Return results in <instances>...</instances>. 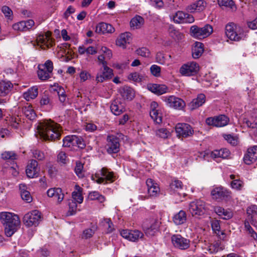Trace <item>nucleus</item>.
Here are the masks:
<instances>
[{
	"instance_id": "de8ad7c7",
	"label": "nucleus",
	"mask_w": 257,
	"mask_h": 257,
	"mask_svg": "<svg viewBox=\"0 0 257 257\" xmlns=\"http://www.w3.org/2000/svg\"><path fill=\"white\" fill-rule=\"evenodd\" d=\"M83 164L79 161L76 163L75 172L79 178H83L85 176V171L84 170Z\"/></svg>"
},
{
	"instance_id": "c9c22d12",
	"label": "nucleus",
	"mask_w": 257,
	"mask_h": 257,
	"mask_svg": "<svg viewBox=\"0 0 257 257\" xmlns=\"http://www.w3.org/2000/svg\"><path fill=\"white\" fill-rule=\"evenodd\" d=\"M144 23V19L140 16H136L131 20L130 25L132 29L135 30L140 29Z\"/></svg>"
},
{
	"instance_id": "4468645a",
	"label": "nucleus",
	"mask_w": 257,
	"mask_h": 257,
	"mask_svg": "<svg viewBox=\"0 0 257 257\" xmlns=\"http://www.w3.org/2000/svg\"><path fill=\"white\" fill-rule=\"evenodd\" d=\"M229 121L228 118L225 115H220L214 117H209L206 119V123L209 125L222 127L226 125Z\"/></svg>"
},
{
	"instance_id": "aec40b11",
	"label": "nucleus",
	"mask_w": 257,
	"mask_h": 257,
	"mask_svg": "<svg viewBox=\"0 0 257 257\" xmlns=\"http://www.w3.org/2000/svg\"><path fill=\"white\" fill-rule=\"evenodd\" d=\"M206 7V3L203 0H198L188 6L186 10L191 13L203 11Z\"/></svg>"
},
{
	"instance_id": "6e6d98bb",
	"label": "nucleus",
	"mask_w": 257,
	"mask_h": 257,
	"mask_svg": "<svg viewBox=\"0 0 257 257\" xmlns=\"http://www.w3.org/2000/svg\"><path fill=\"white\" fill-rule=\"evenodd\" d=\"M150 114L151 117L156 123L159 124L162 122V115L158 112V110H151Z\"/></svg>"
},
{
	"instance_id": "ddd939ff",
	"label": "nucleus",
	"mask_w": 257,
	"mask_h": 257,
	"mask_svg": "<svg viewBox=\"0 0 257 257\" xmlns=\"http://www.w3.org/2000/svg\"><path fill=\"white\" fill-rule=\"evenodd\" d=\"M171 240L174 246L180 249H186L190 246V240L183 237L180 234L172 235Z\"/></svg>"
},
{
	"instance_id": "cd10ccee",
	"label": "nucleus",
	"mask_w": 257,
	"mask_h": 257,
	"mask_svg": "<svg viewBox=\"0 0 257 257\" xmlns=\"http://www.w3.org/2000/svg\"><path fill=\"white\" fill-rule=\"evenodd\" d=\"M230 155L229 150L226 148H222L220 150H215L211 153V157L213 158H221L227 159Z\"/></svg>"
},
{
	"instance_id": "6e6552de",
	"label": "nucleus",
	"mask_w": 257,
	"mask_h": 257,
	"mask_svg": "<svg viewBox=\"0 0 257 257\" xmlns=\"http://www.w3.org/2000/svg\"><path fill=\"white\" fill-rule=\"evenodd\" d=\"M206 209L205 203L201 200H196L190 202L189 211L193 216L202 215Z\"/></svg>"
},
{
	"instance_id": "a211bd4d",
	"label": "nucleus",
	"mask_w": 257,
	"mask_h": 257,
	"mask_svg": "<svg viewBox=\"0 0 257 257\" xmlns=\"http://www.w3.org/2000/svg\"><path fill=\"white\" fill-rule=\"evenodd\" d=\"M257 159V146H254L248 149L245 154L243 161L247 165H250Z\"/></svg>"
},
{
	"instance_id": "ea45409f",
	"label": "nucleus",
	"mask_w": 257,
	"mask_h": 257,
	"mask_svg": "<svg viewBox=\"0 0 257 257\" xmlns=\"http://www.w3.org/2000/svg\"><path fill=\"white\" fill-rule=\"evenodd\" d=\"M128 39V33L125 32L121 34L116 40V45L122 48H126L127 41Z\"/></svg>"
},
{
	"instance_id": "393cba45",
	"label": "nucleus",
	"mask_w": 257,
	"mask_h": 257,
	"mask_svg": "<svg viewBox=\"0 0 257 257\" xmlns=\"http://www.w3.org/2000/svg\"><path fill=\"white\" fill-rule=\"evenodd\" d=\"M102 74H98L96 77L97 82H102L106 79H110L113 75L112 70L107 67V65L103 67Z\"/></svg>"
},
{
	"instance_id": "864d4df0",
	"label": "nucleus",
	"mask_w": 257,
	"mask_h": 257,
	"mask_svg": "<svg viewBox=\"0 0 257 257\" xmlns=\"http://www.w3.org/2000/svg\"><path fill=\"white\" fill-rule=\"evenodd\" d=\"M135 53L137 55L143 57H149L151 54V52L149 49L144 47L138 48L135 51Z\"/></svg>"
},
{
	"instance_id": "4c0bfd02",
	"label": "nucleus",
	"mask_w": 257,
	"mask_h": 257,
	"mask_svg": "<svg viewBox=\"0 0 257 257\" xmlns=\"http://www.w3.org/2000/svg\"><path fill=\"white\" fill-rule=\"evenodd\" d=\"M187 219L186 212L183 210H180L173 217V221L176 225L184 224Z\"/></svg>"
},
{
	"instance_id": "6ab92c4d",
	"label": "nucleus",
	"mask_w": 257,
	"mask_h": 257,
	"mask_svg": "<svg viewBox=\"0 0 257 257\" xmlns=\"http://www.w3.org/2000/svg\"><path fill=\"white\" fill-rule=\"evenodd\" d=\"M211 194L214 199H222L229 197L230 192L223 187H218L211 191Z\"/></svg>"
},
{
	"instance_id": "dca6fc26",
	"label": "nucleus",
	"mask_w": 257,
	"mask_h": 257,
	"mask_svg": "<svg viewBox=\"0 0 257 257\" xmlns=\"http://www.w3.org/2000/svg\"><path fill=\"white\" fill-rule=\"evenodd\" d=\"M40 168L38 167V162L32 160L28 164L26 173L27 176L30 178H36L39 176Z\"/></svg>"
},
{
	"instance_id": "7ed1b4c3",
	"label": "nucleus",
	"mask_w": 257,
	"mask_h": 257,
	"mask_svg": "<svg viewBox=\"0 0 257 257\" xmlns=\"http://www.w3.org/2000/svg\"><path fill=\"white\" fill-rule=\"evenodd\" d=\"M225 35L231 41H239L243 37V30L234 23H229L225 27Z\"/></svg>"
},
{
	"instance_id": "13d9d810",
	"label": "nucleus",
	"mask_w": 257,
	"mask_h": 257,
	"mask_svg": "<svg viewBox=\"0 0 257 257\" xmlns=\"http://www.w3.org/2000/svg\"><path fill=\"white\" fill-rule=\"evenodd\" d=\"M103 225L106 229L107 233H111L114 229V225L109 218H105L103 221Z\"/></svg>"
},
{
	"instance_id": "c03bdc74",
	"label": "nucleus",
	"mask_w": 257,
	"mask_h": 257,
	"mask_svg": "<svg viewBox=\"0 0 257 257\" xmlns=\"http://www.w3.org/2000/svg\"><path fill=\"white\" fill-rule=\"evenodd\" d=\"M230 178L232 180L230 184L232 188L236 190H241L244 186L243 182L240 179H236L234 175H230Z\"/></svg>"
},
{
	"instance_id": "f704fd0d",
	"label": "nucleus",
	"mask_w": 257,
	"mask_h": 257,
	"mask_svg": "<svg viewBox=\"0 0 257 257\" xmlns=\"http://www.w3.org/2000/svg\"><path fill=\"white\" fill-rule=\"evenodd\" d=\"M149 90L152 92L157 94L161 95L166 93L168 91V87L165 85H160L154 84L149 87Z\"/></svg>"
},
{
	"instance_id": "69168bd1",
	"label": "nucleus",
	"mask_w": 257,
	"mask_h": 257,
	"mask_svg": "<svg viewBox=\"0 0 257 257\" xmlns=\"http://www.w3.org/2000/svg\"><path fill=\"white\" fill-rule=\"evenodd\" d=\"M156 62L160 64H164L166 62V57L165 54L162 52H159L156 56Z\"/></svg>"
},
{
	"instance_id": "5fc2aeb1",
	"label": "nucleus",
	"mask_w": 257,
	"mask_h": 257,
	"mask_svg": "<svg viewBox=\"0 0 257 257\" xmlns=\"http://www.w3.org/2000/svg\"><path fill=\"white\" fill-rule=\"evenodd\" d=\"M224 139L231 145L236 146L238 143V138L230 134L223 135Z\"/></svg>"
},
{
	"instance_id": "79ce46f5",
	"label": "nucleus",
	"mask_w": 257,
	"mask_h": 257,
	"mask_svg": "<svg viewBox=\"0 0 257 257\" xmlns=\"http://www.w3.org/2000/svg\"><path fill=\"white\" fill-rule=\"evenodd\" d=\"M244 230L246 233L254 240H257V233L250 226L248 220L244 221Z\"/></svg>"
},
{
	"instance_id": "9b49d317",
	"label": "nucleus",
	"mask_w": 257,
	"mask_h": 257,
	"mask_svg": "<svg viewBox=\"0 0 257 257\" xmlns=\"http://www.w3.org/2000/svg\"><path fill=\"white\" fill-rule=\"evenodd\" d=\"M199 69V65L195 62L183 64L180 68V73L184 76H193L197 74Z\"/></svg>"
},
{
	"instance_id": "4be33fe9",
	"label": "nucleus",
	"mask_w": 257,
	"mask_h": 257,
	"mask_svg": "<svg viewBox=\"0 0 257 257\" xmlns=\"http://www.w3.org/2000/svg\"><path fill=\"white\" fill-rule=\"evenodd\" d=\"M148 192L150 196L155 197L160 191V188L157 183L152 179H148L146 181Z\"/></svg>"
},
{
	"instance_id": "2eb2a0df",
	"label": "nucleus",
	"mask_w": 257,
	"mask_h": 257,
	"mask_svg": "<svg viewBox=\"0 0 257 257\" xmlns=\"http://www.w3.org/2000/svg\"><path fill=\"white\" fill-rule=\"evenodd\" d=\"M106 148L108 153H116L119 151V143L118 138L113 135L108 136Z\"/></svg>"
},
{
	"instance_id": "f03ea898",
	"label": "nucleus",
	"mask_w": 257,
	"mask_h": 257,
	"mask_svg": "<svg viewBox=\"0 0 257 257\" xmlns=\"http://www.w3.org/2000/svg\"><path fill=\"white\" fill-rule=\"evenodd\" d=\"M0 220L5 226V233L8 237L11 236L17 231L20 225L19 217L9 212H1Z\"/></svg>"
},
{
	"instance_id": "f3484780",
	"label": "nucleus",
	"mask_w": 257,
	"mask_h": 257,
	"mask_svg": "<svg viewBox=\"0 0 257 257\" xmlns=\"http://www.w3.org/2000/svg\"><path fill=\"white\" fill-rule=\"evenodd\" d=\"M35 22L33 20L23 21L16 23L13 25L14 30L17 31H27L30 30L34 26Z\"/></svg>"
},
{
	"instance_id": "7c9ffc66",
	"label": "nucleus",
	"mask_w": 257,
	"mask_h": 257,
	"mask_svg": "<svg viewBox=\"0 0 257 257\" xmlns=\"http://www.w3.org/2000/svg\"><path fill=\"white\" fill-rule=\"evenodd\" d=\"M204 52L203 44L199 42L194 43L192 49V56L195 59L199 58Z\"/></svg>"
},
{
	"instance_id": "a19ab883",
	"label": "nucleus",
	"mask_w": 257,
	"mask_h": 257,
	"mask_svg": "<svg viewBox=\"0 0 257 257\" xmlns=\"http://www.w3.org/2000/svg\"><path fill=\"white\" fill-rule=\"evenodd\" d=\"M12 87V83L9 82H1L0 96H5L8 94Z\"/></svg>"
},
{
	"instance_id": "b1692460",
	"label": "nucleus",
	"mask_w": 257,
	"mask_h": 257,
	"mask_svg": "<svg viewBox=\"0 0 257 257\" xmlns=\"http://www.w3.org/2000/svg\"><path fill=\"white\" fill-rule=\"evenodd\" d=\"M247 220L252 225L257 226V206L253 205L247 208Z\"/></svg>"
},
{
	"instance_id": "603ef678",
	"label": "nucleus",
	"mask_w": 257,
	"mask_h": 257,
	"mask_svg": "<svg viewBox=\"0 0 257 257\" xmlns=\"http://www.w3.org/2000/svg\"><path fill=\"white\" fill-rule=\"evenodd\" d=\"M88 198L91 200H97L100 203L105 201L104 197L97 191L90 192L88 195Z\"/></svg>"
},
{
	"instance_id": "39448f33",
	"label": "nucleus",
	"mask_w": 257,
	"mask_h": 257,
	"mask_svg": "<svg viewBox=\"0 0 257 257\" xmlns=\"http://www.w3.org/2000/svg\"><path fill=\"white\" fill-rule=\"evenodd\" d=\"M213 32L212 27L206 24L203 27L200 28L197 26H192L190 28L191 35L194 38L201 39L207 37Z\"/></svg>"
},
{
	"instance_id": "1a4fd4ad",
	"label": "nucleus",
	"mask_w": 257,
	"mask_h": 257,
	"mask_svg": "<svg viewBox=\"0 0 257 257\" xmlns=\"http://www.w3.org/2000/svg\"><path fill=\"white\" fill-rule=\"evenodd\" d=\"M177 136L179 138H188L192 136L194 134V130L192 126L185 123H179L175 126Z\"/></svg>"
},
{
	"instance_id": "4d7b16f0",
	"label": "nucleus",
	"mask_w": 257,
	"mask_h": 257,
	"mask_svg": "<svg viewBox=\"0 0 257 257\" xmlns=\"http://www.w3.org/2000/svg\"><path fill=\"white\" fill-rule=\"evenodd\" d=\"M74 137L75 135L67 136L65 137L63 140V146L65 147H70L71 146H74L75 142Z\"/></svg>"
},
{
	"instance_id": "37998d69",
	"label": "nucleus",
	"mask_w": 257,
	"mask_h": 257,
	"mask_svg": "<svg viewBox=\"0 0 257 257\" xmlns=\"http://www.w3.org/2000/svg\"><path fill=\"white\" fill-rule=\"evenodd\" d=\"M81 190L82 189L78 185H75V190L72 194L73 200L78 203H81L83 200Z\"/></svg>"
},
{
	"instance_id": "052dcab7",
	"label": "nucleus",
	"mask_w": 257,
	"mask_h": 257,
	"mask_svg": "<svg viewBox=\"0 0 257 257\" xmlns=\"http://www.w3.org/2000/svg\"><path fill=\"white\" fill-rule=\"evenodd\" d=\"M110 110L115 115L120 114L123 111V108L121 105H118L116 103H112L110 105Z\"/></svg>"
},
{
	"instance_id": "bb28decb",
	"label": "nucleus",
	"mask_w": 257,
	"mask_h": 257,
	"mask_svg": "<svg viewBox=\"0 0 257 257\" xmlns=\"http://www.w3.org/2000/svg\"><path fill=\"white\" fill-rule=\"evenodd\" d=\"M183 184L182 182L179 180H174L172 181L170 184L169 191L171 194L177 193L180 194V191L183 189Z\"/></svg>"
},
{
	"instance_id": "680f3d73",
	"label": "nucleus",
	"mask_w": 257,
	"mask_h": 257,
	"mask_svg": "<svg viewBox=\"0 0 257 257\" xmlns=\"http://www.w3.org/2000/svg\"><path fill=\"white\" fill-rule=\"evenodd\" d=\"M155 132L156 136L163 139H166L170 135L169 131L165 128H159L156 130Z\"/></svg>"
},
{
	"instance_id": "a878e982",
	"label": "nucleus",
	"mask_w": 257,
	"mask_h": 257,
	"mask_svg": "<svg viewBox=\"0 0 257 257\" xmlns=\"http://www.w3.org/2000/svg\"><path fill=\"white\" fill-rule=\"evenodd\" d=\"M40 104L41 108L51 110L53 106V103L51 97L48 94L44 93L41 97Z\"/></svg>"
},
{
	"instance_id": "9d476101",
	"label": "nucleus",
	"mask_w": 257,
	"mask_h": 257,
	"mask_svg": "<svg viewBox=\"0 0 257 257\" xmlns=\"http://www.w3.org/2000/svg\"><path fill=\"white\" fill-rule=\"evenodd\" d=\"M162 99L168 106L175 109L181 110L185 106V103L182 99L174 95L163 96Z\"/></svg>"
},
{
	"instance_id": "e433bc0d",
	"label": "nucleus",
	"mask_w": 257,
	"mask_h": 257,
	"mask_svg": "<svg viewBox=\"0 0 257 257\" xmlns=\"http://www.w3.org/2000/svg\"><path fill=\"white\" fill-rule=\"evenodd\" d=\"M214 211L223 219H228L231 218L232 216V214L231 211L225 210L224 208L219 206L215 207Z\"/></svg>"
},
{
	"instance_id": "e2e57ef3",
	"label": "nucleus",
	"mask_w": 257,
	"mask_h": 257,
	"mask_svg": "<svg viewBox=\"0 0 257 257\" xmlns=\"http://www.w3.org/2000/svg\"><path fill=\"white\" fill-rule=\"evenodd\" d=\"M244 122L247 126L251 128H255L257 130V117L251 118L250 120L247 119H244Z\"/></svg>"
},
{
	"instance_id": "473e14b6",
	"label": "nucleus",
	"mask_w": 257,
	"mask_h": 257,
	"mask_svg": "<svg viewBox=\"0 0 257 257\" xmlns=\"http://www.w3.org/2000/svg\"><path fill=\"white\" fill-rule=\"evenodd\" d=\"M38 95V89L37 86H33L23 93V97L27 100L30 101L35 99Z\"/></svg>"
},
{
	"instance_id": "2f4dec72",
	"label": "nucleus",
	"mask_w": 257,
	"mask_h": 257,
	"mask_svg": "<svg viewBox=\"0 0 257 257\" xmlns=\"http://www.w3.org/2000/svg\"><path fill=\"white\" fill-rule=\"evenodd\" d=\"M225 245L220 240L214 241L208 246V250L210 253H215L224 249Z\"/></svg>"
},
{
	"instance_id": "c756f323",
	"label": "nucleus",
	"mask_w": 257,
	"mask_h": 257,
	"mask_svg": "<svg viewBox=\"0 0 257 257\" xmlns=\"http://www.w3.org/2000/svg\"><path fill=\"white\" fill-rule=\"evenodd\" d=\"M6 123L12 128L18 129L22 122L21 118L18 116H10L6 118Z\"/></svg>"
},
{
	"instance_id": "20e7f679",
	"label": "nucleus",
	"mask_w": 257,
	"mask_h": 257,
	"mask_svg": "<svg viewBox=\"0 0 257 257\" xmlns=\"http://www.w3.org/2000/svg\"><path fill=\"white\" fill-rule=\"evenodd\" d=\"M160 222L156 219H146L142 224V227L146 235L153 236L159 231Z\"/></svg>"
},
{
	"instance_id": "0eeeda50",
	"label": "nucleus",
	"mask_w": 257,
	"mask_h": 257,
	"mask_svg": "<svg viewBox=\"0 0 257 257\" xmlns=\"http://www.w3.org/2000/svg\"><path fill=\"white\" fill-rule=\"evenodd\" d=\"M41 213L37 210L26 213L23 217L24 223L27 226H37L41 220Z\"/></svg>"
},
{
	"instance_id": "49530a36",
	"label": "nucleus",
	"mask_w": 257,
	"mask_h": 257,
	"mask_svg": "<svg viewBox=\"0 0 257 257\" xmlns=\"http://www.w3.org/2000/svg\"><path fill=\"white\" fill-rule=\"evenodd\" d=\"M143 236V233L139 230H130V241H137Z\"/></svg>"
},
{
	"instance_id": "412c9836",
	"label": "nucleus",
	"mask_w": 257,
	"mask_h": 257,
	"mask_svg": "<svg viewBox=\"0 0 257 257\" xmlns=\"http://www.w3.org/2000/svg\"><path fill=\"white\" fill-rule=\"evenodd\" d=\"M115 31L112 25L104 22L98 23L95 29V32L99 34H111Z\"/></svg>"
},
{
	"instance_id": "423d86ee",
	"label": "nucleus",
	"mask_w": 257,
	"mask_h": 257,
	"mask_svg": "<svg viewBox=\"0 0 257 257\" xmlns=\"http://www.w3.org/2000/svg\"><path fill=\"white\" fill-rule=\"evenodd\" d=\"M53 70V64L50 60H47L44 64L39 65L37 72L39 78L43 81L48 79L52 75Z\"/></svg>"
},
{
	"instance_id": "58836bf2",
	"label": "nucleus",
	"mask_w": 257,
	"mask_h": 257,
	"mask_svg": "<svg viewBox=\"0 0 257 257\" xmlns=\"http://www.w3.org/2000/svg\"><path fill=\"white\" fill-rule=\"evenodd\" d=\"M36 41L38 45H40L42 49L49 48L50 47L52 46V43L47 39H45L44 34L39 35Z\"/></svg>"
},
{
	"instance_id": "338daca9",
	"label": "nucleus",
	"mask_w": 257,
	"mask_h": 257,
	"mask_svg": "<svg viewBox=\"0 0 257 257\" xmlns=\"http://www.w3.org/2000/svg\"><path fill=\"white\" fill-rule=\"evenodd\" d=\"M74 140V146H77L81 149L85 147V143L81 137L75 135Z\"/></svg>"
},
{
	"instance_id": "09e8293b",
	"label": "nucleus",
	"mask_w": 257,
	"mask_h": 257,
	"mask_svg": "<svg viewBox=\"0 0 257 257\" xmlns=\"http://www.w3.org/2000/svg\"><path fill=\"white\" fill-rule=\"evenodd\" d=\"M187 13L178 11L173 17L174 22L177 23H184L185 21Z\"/></svg>"
},
{
	"instance_id": "f257e3e1",
	"label": "nucleus",
	"mask_w": 257,
	"mask_h": 257,
	"mask_svg": "<svg viewBox=\"0 0 257 257\" xmlns=\"http://www.w3.org/2000/svg\"><path fill=\"white\" fill-rule=\"evenodd\" d=\"M37 129L41 138L45 141L59 139L62 132L60 125L51 120H46L40 122Z\"/></svg>"
},
{
	"instance_id": "774afa93",
	"label": "nucleus",
	"mask_w": 257,
	"mask_h": 257,
	"mask_svg": "<svg viewBox=\"0 0 257 257\" xmlns=\"http://www.w3.org/2000/svg\"><path fill=\"white\" fill-rule=\"evenodd\" d=\"M151 74L155 77L161 75V67L157 65H153L150 67Z\"/></svg>"
},
{
	"instance_id": "a18cd8bd",
	"label": "nucleus",
	"mask_w": 257,
	"mask_h": 257,
	"mask_svg": "<svg viewBox=\"0 0 257 257\" xmlns=\"http://www.w3.org/2000/svg\"><path fill=\"white\" fill-rule=\"evenodd\" d=\"M23 112L25 115L29 119L33 120L36 117L35 111L32 106L29 105L23 108Z\"/></svg>"
},
{
	"instance_id": "72a5a7b5",
	"label": "nucleus",
	"mask_w": 257,
	"mask_h": 257,
	"mask_svg": "<svg viewBox=\"0 0 257 257\" xmlns=\"http://www.w3.org/2000/svg\"><path fill=\"white\" fill-rule=\"evenodd\" d=\"M211 227L213 232L219 237L220 239H223L225 237V234L223 231H220V226L219 221L218 220H213L211 221Z\"/></svg>"
},
{
	"instance_id": "f8f14e48",
	"label": "nucleus",
	"mask_w": 257,
	"mask_h": 257,
	"mask_svg": "<svg viewBox=\"0 0 257 257\" xmlns=\"http://www.w3.org/2000/svg\"><path fill=\"white\" fill-rule=\"evenodd\" d=\"M101 175L103 177H100L98 174L92 175L91 176V179L98 184L104 183L106 181L112 182L114 181V175L113 172L108 171L107 169L103 168L101 170Z\"/></svg>"
},
{
	"instance_id": "8fccbe9b",
	"label": "nucleus",
	"mask_w": 257,
	"mask_h": 257,
	"mask_svg": "<svg viewBox=\"0 0 257 257\" xmlns=\"http://www.w3.org/2000/svg\"><path fill=\"white\" fill-rule=\"evenodd\" d=\"M1 157L5 160H14L17 159V155L14 151H5L2 153Z\"/></svg>"
},
{
	"instance_id": "bf43d9fd",
	"label": "nucleus",
	"mask_w": 257,
	"mask_h": 257,
	"mask_svg": "<svg viewBox=\"0 0 257 257\" xmlns=\"http://www.w3.org/2000/svg\"><path fill=\"white\" fill-rule=\"evenodd\" d=\"M1 11L5 17L9 20H12L13 17L12 10L8 6H4L1 8Z\"/></svg>"
},
{
	"instance_id": "3c124183",
	"label": "nucleus",
	"mask_w": 257,
	"mask_h": 257,
	"mask_svg": "<svg viewBox=\"0 0 257 257\" xmlns=\"http://www.w3.org/2000/svg\"><path fill=\"white\" fill-rule=\"evenodd\" d=\"M218 4L220 7L229 8L232 10H236V7L232 0H218Z\"/></svg>"
},
{
	"instance_id": "c85d7f7f",
	"label": "nucleus",
	"mask_w": 257,
	"mask_h": 257,
	"mask_svg": "<svg viewBox=\"0 0 257 257\" xmlns=\"http://www.w3.org/2000/svg\"><path fill=\"white\" fill-rule=\"evenodd\" d=\"M205 96L203 94H199L197 97L193 99L190 103L189 106L191 109H195L201 106L205 102Z\"/></svg>"
},
{
	"instance_id": "5701e85b",
	"label": "nucleus",
	"mask_w": 257,
	"mask_h": 257,
	"mask_svg": "<svg viewBox=\"0 0 257 257\" xmlns=\"http://www.w3.org/2000/svg\"><path fill=\"white\" fill-rule=\"evenodd\" d=\"M47 193L49 197L53 198L58 203H61L64 199V195L60 188H50Z\"/></svg>"
},
{
	"instance_id": "0e129e2a",
	"label": "nucleus",
	"mask_w": 257,
	"mask_h": 257,
	"mask_svg": "<svg viewBox=\"0 0 257 257\" xmlns=\"http://www.w3.org/2000/svg\"><path fill=\"white\" fill-rule=\"evenodd\" d=\"M77 208V205L76 202L72 200H71V201L69 202V210L68 212V214L69 215H74L76 212Z\"/></svg>"
}]
</instances>
